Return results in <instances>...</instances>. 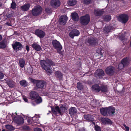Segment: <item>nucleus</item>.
Here are the masks:
<instances>
[{
  "mask_svg": "<svg viewBox=\"0 0 131 131\" xmlns=\"http://www.w3.org/2000/svg\"><path fill=\"white\" fill-rule=\"evenodd\" d=\"M40 64L42 69H44L47 72L51 74V72L50 71L51 69V66L55 65V63L52 60L48 59L46 61L45 60H41L40 62Z\"/></svg>",
  "mask_w": 131,
  "mask_h": 131,
  "instance_id": "nucleus-1",
  "label": "nucleus"
},
{
  "mask_svg": "<svg viewBox=\"0 0 131 131\" xmlns=\"http://www.w3.org/2000/svg\"><path fill=\"white\" fill-rule=\"evenodd\" d=\"M51 110L53 114L55 115H57L58 113L60 115H62V113L65 112L66 110H67L66 104H63L60 108L58 106L55 107L51 106Z\"/></svg>",
  "mask_w": 131,
  "mask_h": 131,
  "instance_id": "nucleus-2",
  "label": "nucleus"
},
{
  "mask_svg": "<svg viewBox=\"0 0 131 131\" xmlns=\"http://www.w3.org/2000/svg\"><path fill=\"white\" fill-rule=\"evenodd\" d=\"M30 79L31 82L36 85V86L34 88L35 90H38L39 89H42L47 84L46 82L43 80L33 79L31 78Z\"/></svg>",
  "mask_w": 131,
  "mask_h": 131,
  "instance_id": "nucleus-3",
  "label": "nucleus"
},
{
  "mask_svg": "<svg viewBox=\"0 0 131 131\" xmlns=\"http://www.w3.org/2000/svg\"><path fill=\"white\" fill-rule=\"evenodd\" d=\"M90 21V17L89 15L86 14L85 15L81 17L80 19V24L84 26L87 25Z\"/></svg>",
  "mask_w": 131,
  "mask_h": 131,
  "instance_id": "nucleus-4",
  "label": "nucleus"
},
{
  "mask_svg": "<svg viewBox=\"0 0 131 131\" xmlns=\"http://www.w3.org/2000/svg\"><path fill=\"white\" fill-rule=\"evenodd\" d=\"M98 40L96 38L89 37L85 40V42L89 44L90 46L95 47L98 45Z\"/></svg>",
  "mask_w": 131,
  "mask_h": 131,
  "instance_id": "nucleus-5",
  "label": "nucleus"
},
{
  "mask_svg": "<svg viewBox=\"0 0 131 131\" xmlns=\"http://www.w3.org/2000/svg\"><path fill=\"white\" fill-rule=\"evenodd\" d=\"M42 11V8L40 6H36L32 10V15L35 16H37L41 13Z\"/></svg>",
  "mask_w": 131,
  "mask_h": 131,
  "instance_id": "nucleus-6",
  "label": "nucleus"
},
{
  "mask_svg": "<svg viewBox=\"0 0 131 131\" xmlns=\"http://www.w3.org/2000/svg\"><path fill=\"white\" fill-rule=\"evenodd\" d=\"M94 76L96 78L102 79L105 75L104 71L101 69H97L94 74Z\"/></svg>",
  "mask_w": 131,
  "mask_h": 131,
  "instance_id": "nucleus-7",
  "label": "nucleus"
},
{
  "mask_svg": "<svg viewBox=\"0 0 131 131\" xmlns=\"http://www.w3.org/2000/svg\"><path fill=\"white\" fill-rule=\"evenodd\" d=\"M117 18L119 21L122 23L125 24L128 21L129 17L127 14H124L120 15Z\"/></svg>",
  "mask_w": 131,
  "mask_h": 131,
  "instance_id": "nucleus-8",
  "label": "nucleus"
},
{
  "mask_svg": "<svg viewBox=\"0 0 131 131\" xmlns=\"http://www.w3.org/2000/svg\"><path fill=\"white\" fill-rule=\"evenodd\" d=\"M115 71V68L114 67L110 66L108 67L105 69L106 74L108 75L111 76L113 75Z\"/></svg>",
  "mask_w": 131,
  "mask_h": 131,
  "instance_id": "nucleus-9",
  "label": "nucleus"
},
{
  "mask_svg": "<svg viewBox=\"0 0 131 131\" xmlns=\"http://www.w3.org/2000/svg\"><path fill=\"white\" fill-rule=\"evenodd\" d=\"M52 44L54 48L58 52L61 51L62 49V46L60 42L56 40H53L52 42Z\"/></svg>",
  "mask_w": 131,
  "mask_h": 131,
  "instance_id": "nucleus-10",
  "label": "nucleus"
},
{
  "mask_svg": "<svg viewBox=\"0 0 131 131\" xmlns=\"http://www.w3.org/2000/svg\"><path fill=\"white\" fill-rule=\"evenodd\" d=\"M13 49L16 51L21 50L23 48V45L19 42L16 41L12 44Z\"/></svg>",
  "mask_w": 131,
  "mask_h": 131,
  "instance_id": "nucleus-11",
  "label": "nucleus"
},
{
  "mask_svg": "<svg viewBox=\"0 0 131 131\" xmlns=\"http://www.w3.org/2000/svg\"><path fill=\"white\" fill-rule=\"evenodd\" d=\"M35 34L40 38H44L46 34L45 32L39 29L36 30Z\"/></svg>",
  "mask_w": 131,
  "mask_h": 131,
  "instance_id": "nucleus-12",
  "label": "nucleus"
},
{
  "mask_svg": "<svg viewBox=\"0 0 131 131\" xmlns=\"http://www.w3.org/2000/svg\"><path fill=\"white\" fill-rule=\"evenodd\" d=\"M14 121L18 125L23 124L24 122V119L21 116H15L14 118L12 117Z\"/></svg>",
  "mask_w": 131,
  "mask_h": 131,
  "instance_id": "nucleus-13",
  "label": "nucleus"
},
{
  "mask_svg": "<svg viewBox=\"0 0 131 131\" xmlns=\"http://www.w3.org/2000/svg\"><path fill=\"white\" fill-rule=\"evenodd\" d=\"M68 20V17L66 15L61 16L60 17L59 22L61 25H63L65 24Z\"/></svg>",
  "mask_w": 131,
  "mask_h": 131,
  "instance_id": "nucleus-14",
  "label": "nucleus"
},
{
  "mask_svg": "<svg viewBox=\"0 0 131 131\" xmlns=\"http://www.w3.org/2000/svg\"><path fill=\"white\" fill-rule=\"evenodd\" d=\"M80 34V32L77 29L72 30L69 33V36L71 38L73 39L74 36H78Z\"/></svg>",
  "mask_w": 131,
  "mask_h": 131,
  "instance_id": "nucleus-15",
  "label": "nucleus"
},
{
  "mask_svg": "<svg viewBox=\"0 0 131 131\" xmlns=\"http://www.w3.org/2000/svg\"><path fill=\"white\" fill-rule=\"evenodd\" d=\"M29 99L31 100H34L39 96V94L35 91H32L29 93Z\"/></svg>",
  "mask_w": 131,
  "mask_h": 131,
  "instance_id": "nucleus-16",
  "label": "nucleus"
},
{
  "mask_svg": "<svg viewBox=\"0 0 131 131\" xmlns=\"http://www.w3.org/2000/svg\"><path fill=\"white\" fill-rule=\"evenodd\" d=\"M60 5V2L59 0H52L51 1V5L54 8H57Z\"/></svg>",
  "mask_w": 131,
  "mask_h": 131,
  "instance_id": "nucleus-17",
  "label": "nucleus"
},
{
  "mask_svg": "<svg viewBox=\"0 0 131 131\" xmlns=\"http://www.w3.org/2000/svg\"><path fill=\"white\" fill-rule=\"evenodd\" d=\"M101 120L104 124L111 125L112 124V121L107 117H101Z\"/></svg>",
  "mask_w": 131,
  "mask_h": 131,
  "instance_id": "nucleus-18",
  "label": "nucleus"
},
{
  "mask_svg": "<svg viewBox=\"0 0 131 131\" xmlns=\"http://www.w3.org/2000/svg\"><path fill=\"white\" fill-rule=\"evenodd\" d=\"M108 113L110 116H113L115 113V109L114 107L110 106L107 107Z\"/></svg>",
  "mask_w": 131,
  "mask_h": 131,
  "instance_id": "nucleus-19",
  "label": "nucleus"
},
{
  "mask_svg": "<svg viewBox=\"0 0 131 131\" xmlns=\"http://www.w3.org/2000/svg\"><path fill=\"white\" fill-rule=\"evenodd\" d=\"M104 13V11L102 10L94 9V14L96 17L101 16H102Z\"/></svg>",
  "mask_w": 131,
  "mask_h": 131,
  "instance_id": "nucleus-20",
  "label": "nucleus"
},
{
  "mask_svg": "<svg viewBox=\"0 0 131 131\" xmlns=\"http://www.w3.org/2000/svg\"><path fill=\"white\" fill-rule=\"evenodd\" d=\"M130 60L129 57H127L122 59L121 62L123 64L124 67H126L127 66L129 63Z\"/></svg>",
  "mask_w": 131,
  "mask_h": 131,
  "instance_id": "nucleus-21",
  "label": "nucleus"
},
{
  "mask_svg": "<svg viewBox=\"0 0 131 131\" xmlns=\"http://www.w3.org/2000/svg\"><path fill=\"white\" fill-rule=\"evenodd\" d=\"M55 75L56 78L60 81H62L63 79V75L61 72L58 71L56 72L55 73Z\"/></svg>",
  "mask_w": 131,
  "mask_h": 131,
  "instance_id": "nucleus-22",
  "label": "nucleus"
},
{
  "mask_svg": "<svg viewBox=\"0 0 131 131\" xmlns=\"http://www.w3.org/2000/svg\"><path fill=\"white\" fill-rule=\"evenodd\" d=\"M5 80L6 83L10 88H12L14 87L15 82L13 81L8 79H6Z\"/></svg>",
  "mask_w": 131,
  "mask_h": 131,
  "instance_id": "nucleus-23",
  "label": "nucleus"
},
{
  "mask_svg": "<svg viewBox=\"0 0 131 131\" xmlns=\"http://www.w3.org/2000/svg\"><path fill=\"white\" fill-rule=\"evenodd\" d=\"M32 48L37 51H40L41 49V47L38 43L34 42L31 45Z\"/></svg>",
  "mask_w": 131,
  "mask_h": 131,
  "instance_id": "nucleus-24",
  "label": "nucleus"
},
{
  "mask_svg": "<svg viewBox=\"0 0 131 131\" xmlns=\"http://www.w3.org/2000/svg\"><path fill=\"white\" fill-rule=\"evenodd\" d=\"M30 6L29 3L25 4L21 6L20 8L24 12L27 11L29 9Z\"/></svg>",
  "mask_w": 131,
  "mask_h": 131,
  "instance_id": "nucleus-25",
  "label": "nucleus"
},
{
  "mask_svg": "<svg viewBox=\"0 0 131 131\" xmlns=\"http://www.w3.org/2000/svg\"><path fill=\"white\" fill-rule=\"evenodd\" d=\"M84 119L88 122H92L94 121L93 116L91 115H84Z\"/></svg>",
  "mask_w": 131,
  "mask_h": 131,
  "instance_id": "nucleus-26",
  "label": "nucleus"
},
{
  "mask_svg": "<svg viewBox=\"0 0 131 131\" xmlns=\"http://www.w3.org/2000/svg\"><path fill=\"white\" fill-rule=\"evenodd\" d=\"M100 111L101 114L103 116L106 117L108 116V113L107 107L101 108Z\"/></svg>",
  "mask_w": 131,
  "mask_h": 131,
  "instance_id": "nucleus-27",
  "label": "nucleus"
},
{
  "mask_svg": "<svg viewBox=\"0 0 131 131\" xmlns=\"http://www.w3.org/2000/svg\"><path fill=\"white\" fill-rule=\"evenodd\" d=\"M71 17L72 19L75 21H78L79 19V16L77 13L74 12L71 14Z\"/></svg>",
  "mask_w": 131,
  "mask_h": 131,
  "instance_id": "nucleus-28",
  "label": "nucleus"
},
{
  "mask_svg": "<svg viewBox=\"0 0 131 131\" xmlns=\"http://www.w3.org/2000/svg\"><path fill=\"white\" fill-rule=\"evenodd\" d=\"M77 111L75 107H71L69 109V113L71 116H74L76 114Z\"/></svg>",
  "mask_w": 131,
  "mask_h": 131,
  "instance_id": "nucleus-29",
  "label": "nucleus"
},
{
  "mask_svg": "<svg viewBox=\"0 0 131 131\" xmlns=\"http://www.w3.org/2000/svg\"><path fill=\"white\" fill-rule=\"evenodd\" d=\"M92 90L95 92H99L100 91V87L97 84L93 85L92 87Z\"/></svg>",
  "mask_w": 131,
  "mask_h": 131,
  "instance_id": "nucleus-30",
  "label": "nucleus"
},
{
  "mask_svg": "<svg viewBox=\"0 0 131 131\" xmlns=\"http://www.w3.org/2000/svg\"><path fill=\"white\" fill-rule=\"evenodd\" d=\"M111 16L109 15H107L102 17V18L105 21L108 22L111 20Z\"/></svg>",
  "mask_w": 131,
  "mask_h": 131,
  "instance_id": "nucleus-31",
  "label": "nucleus"
},
{
  "mask_svg": "<svg viewBox=\"0 0 131 131\" xmlns=\"http://www.w3.org/2000/svg\"><path fill=\"white\" fill-rule=\"evenodd\" d=\"M111 26H106L104 28V31L107 34L110 31V30L112 29Z\"/></svg>",
  "mask_w": 131,
  "mask_h": 131,
  "instance_id": "nucleus-32",
  "label": "nucleus"
},
{
  "mask_svg": "<svg viewBox=\"0 0 131 131\" xmlns=\"http://www.w3.org/2000/svg\"><path fill=\"white\" fill-rule=\"evenodd\" d=\"M102 49L100 48H97L96 49V53H98L97 55L100 56V58L103 57V53L102 52Z\"/></svg>",
  "mask_w": 131,
  "mask_h": 131,
  "instance_id": "nucleus-33",
  "label": "nucleus"
},
{
  "mask_svg": "<svg viewBox=\"0 0 131 131\" xmlns=\"http://www.w3.org/2000/svg\"><path fill=\"white\" fill-rule=\"evenodd\" d=\"M19 66L22 68H23L25 63V61L24 59L22 58L20 59L19 60Z\"/></svg>",
  "mask_w": 131,
  "mask_h": 131,
  "instance_id": "nucleus-34",
  "label": "nucleus"
},
{
  "mask_svg": "<svg viewBox=\"0 0 131 131\" xmlns=\"http://www.w3.org/2000/svg\"><path fill=\"white\" fill-rule=\"evenodd\" d=\"M19 83L21 86L24 87L27 86L28 84L27 81L25 80L20 81Z\"/></svg>",
  "mask_w": 131,
  "mask_h": 131,
  "instance_id": "nucleus-35",
  "label": "nucleus"
},
{
  "mask_svg": "<svg viewBox=\"0 0 131 131\" xmlns=\"http://www.w3.org/2000/svg\"><path fill=\"white\" fill-rule=\"evenodd\" d=\"M77 2L76 0H69L68 2V4L70 6H73L76 4Z\"/></svg>",
  "mask_w": 131,
  "mask_h": 131,
  "instance_id": "nucleus-36",
  "label": "nucleus"
},
{
  "mask_svg": "<svg viewBox=\"0 0 131 131\" xmlns=\"http://www.w3.org/2000/svg\"><path fill=\"white\" fill-rule=\"evenodd\" d=\"M107 89L106 86H105L103 85H102L100 87V91H101L103 93L106 92L107 91Z\"/></svg>",
  "mask_w": 131,
  "mask_h": 131,
  "instance_id": "nucleus-37",
  "label": "nucleus"
},
{
  "mask_svg": "<svg viewBox=\"0 0 131 131\" xmlns=\"http://www.w3.org/2000/svg\"><path fill=\"white\" fill-rule=\"evenodd\" d=\"M77 88L78 90H82L83 89V86L81 83L79 82L77 83Z\"/></svg>",
  "mask_w": 131,
  "mask_h": 131,
  "instance_id": "nucleus-38",
  "label": "nucleus"
},
{
  "mask_svg": "<svg viewBox=\"0 0 131 131\" xmlns=\"http://www.w3.org/2000/svg\"><path fill=\"white\" fill-rule=\"evenodd\" d=\"M35 102L37 104H39L42 102V99L39 96L36 99H35Z\"/></svg>",
  "mask_w": 131,
  "mask_h": 131,
  "instance_id": "nucleus-39",
  "label": "nucleus"
},
{
  "mask_svg": "<svg viewBox=\"0 0 131 131\" xmlns=\"http://www.w3.org/2000/svg\"><path fill=\"white\" fill-rule=\"evenodd\" d=\"M6 47V44L4 41H2L0 42V48L1 49H4Z\"/></svg>",
  "mask_w": 131,
  "mask_h": 131,
  "instance_id": "nucleus-40",
  "label": "nucleus"
},
{
  "mask_svg": "<svg viewBox=\"0 0 131 131\" xmlns=\"http://www.w3.org/2000/svg\"><path fill=\"white\" fill-rule=\"evenodd\" d=\"M6 128L10 130H14V128L11 125H7L5 126Z\"/></svg>",
  "mask_w": 131,
  "mask_h": 131,
  "instance_id": "nucleus-41",
  "label": "nucleus"
},
{
  "mask_svg": "<svg viewBox=\"0 0 131 131\" xmlns=\"http://www.w3.org/2000/svg\"><path fill=\"white\" fill-rule=\"evenodd\" d=\"M119 39L121 41L124 40L125 39V35L123 34H122L119 35Z\"/></svg>",
  "mask_w": 131,
  "mask_h": 131,
  "instance_id": "nucleus-42",
  "label": "nucleus"
},
{
  "mask_svg": "<svg viewBox=\"0 0 131 131\" xmlns=\"http://www.w3.org/2000/svg\"><path fill=\"white\" fill-rule=\"evenodd\" d=\"M94 128L95 131H102L101 127L97 125L95 126Z\"/></svg>",
  "mask_w": 131,
  "mask_h": 131,
  "instance_id": "nucleus-43",
  "label": "nucleus"
},
{
  "mask_svg": "<svg viewBox=\"0 0 131 131\" xmlns=\"http://www.w3.org/2000/svg\"><path fill=\"white\" fill-rule=\"evenodd\" d=\"M124 67V66H123V64L121 62L119 63L118 65V70H121Z\"/></svg>",
  "mask_w": 131,
  "mask_h": 131,
  "instance_id": "nucleus-44",
  "label": "nucleus"
},
{
  "mask_svg": "<svg viewBox=\"0 0 131 131\" xmlns=\"http://www.w3.org/2000/svg\"><path fill=\"white\" fill-rule=\"evenodd\" d=\"M13 16V14L12 12H8L6 14V19H8Z\"/></svg>",
  "mask_w": 131,
  "mask_h": 131,
  "instance_id": "nucleus-45",
  "label": "nucleus"
},
{
  "mask_svg": "<svg viewBox=\"0 0 131 131\" xmlns=\"http://www.w3.org/2000/svg\"><path fill=\"white\" fill-rule=\"evenodd\" d=\"M22 129L24 130L28 131L30 129V128L28 126H24L22 127Z\"/></svg>",
  "mask_w": 131,
  "mask_h": 131,
  "instance_id": "nucleus-46",
  "label": "nucleus"
},
{
  "mask_svg": "<svg viewBox=\"0 0 131 131\" xmlns=\"http://www.w3.org/2000/svg\"><path fill=\"white\" fill-rule=\"evenodd\" d=\"M16 3L13 1H12L11 4V8L13 9H14L16 8Z\"/></svg>",
  "mask_w": 131,
  "mask_h": 131,
  "instance_id": "nucleus-47",
  "label": "nucleus"
},
{
  "mask_svg": "<svg viewBox=\"0 0 131 131\" xmlns=\"http://www.w3.org/2000/svg\"><path fill=\"white\" fill-rule=\"evenodd\" d=\"M83 2L85 4L88 5L91 3V0H84Z\"/></svg>",
  "mask_w": 131,
  "mask_h": 131,
  "instance_id": "nucleus-48",
  "label": "nucleus"
},
{
  "mask_svg": "<svg viewBox=\"0 0 131 131\" xmlns=\"http://www.w3.org/2000/svg\"><path fill=\"white\" fill-rule=\"evenodd\" d=\"M34 123H37V121L38 120V118L36 116H34L31 119Z\"/></svg>",
  "mask_w": 131,
  "mask_h": 131,
  "instance_id": "nucleus-49",
  "label": "nucleus"
},
{
  "mask_svg": "<svg viewBox=\"0 0 131 131\" xmlns=\"http://www.w3.org/2000/svg\"><path fill=\"white\" fill-rule=\"evenodd\" d=\"M27 121L28 123L30 124L31 125H33V123H34L32 119H28L27 120Z\"/></svg>",
  "mask_w": 131,
  "mask_h": 131,
  "instance_id": "nucleus-50",
  "label": "nucleus"
},
{
  "mask_svg": "<svg viewBox=\"0 0 131 131\" xmlns=\"http://www.w3.org/2000/svg\"><path fill=\"white\" fill-rule=\"evenodd\" d=\"M4 77L3 73L1 72H0V79H3Z\"/></svg>",
  "mask_w": 131,
  "mask_h": 131,
  "instance_id": "nucleus-51",
  "label": "nucleus"
},
{
  "mask_svg": "<svg viewBox=\"0 0 131 131\" xmlns=\"http://www.w3.org/2000/svg\"><path fill=\"white\" fill-rule=\"evenodd\" d=\"M123 126L126 129V130L127 131H129V128L127 126H126V125L125 124H123Z\"/></svg>",
  "mask_w": 131,
  "mask_h": 131,
  "instance_id": "nucleus-52",
  "label": "nucleus"
},
{
  "mask_svg": "<svg viewBox=\"0 0 131 131\" xmlns=\"http://www.w3.org/2000/svg\"><path fill=\"white\" fill-rule=\"evenodd\" d=\"M34 131H42L41 129L40 128H36L34 129Z\"/></svg>",
  "mask_w": 131,
  "mask_h": 131,
  "instance_id": "nucleus-53",
  "label": "nucleus"
},
{
  "mask_svg": "<svg viewBox=\"0 0 131 131\" xmlns=\"http://www.w3.org/2000/svg\"><path fill=\"white\" fill-rule=\"evenodd\" d=\"M46 12L47 13H50V9L49 8H46L45 9Z\"/></svg>",
  "mask_w": 131,
  "mask_h": 131,
  "instance_id": "nucleus-54",
  "label": "nucleus"
},
{
  "mask_svg": "<svg viewBox=\"0 0 131 131\" xmlns=\"http://www.w3.org/2000/svg\"><path fill=\"white\" fill-rule=\"evenodd\" d=\"M79 131H86L85 128L83 127L80 128L79 130Z\"/></svg>",
  "mask_w": 131,
  "mask_h": 131,
  "instance_id": "nucleus-55",
  "label": "nucleus"
},
{
  "mask_svg": "<svg viewBox=\"0 0 131 131\" xmlns=\"http://www.w3.org/2000/svg\"><path fill=\"white\" fill-rule=\"evenodd\" d=\"M26 50L28 52L29 50V46L28 45H26Z\"/></svg>",
  "mask_w": 131,
  "mask_h": 131,
  "instance_id": "nucleus-56",
  "label": "nucleus"
},
{
  "mask_svg": "<svg viewBox=\"0 0 131 131\" xmlns=\"http://www.w3.org/2000/svg\"><path fill=\"white\" fill-rule=\"evenodd\" d=\"M24 101L26 102H27L28 101L27 99L26 98H24Z\"/></svg>",
  "mask_w": 131,
  "mask_h": 131,
  "instance_id": "nucleus-57",
  "label": "nucleus"
},
{
  "mask_svg": "<svg viewBox=\"0 0 131 131\" xmlns=\"http://www.w3.org/2000/svg\"><path fill=\"white\" fill-rule=\"evenodd\" d=\"M2 39V37L0 35V41Z\"/></svg>",
  "mask_w": 131,
  "mask_h": 131,
  "instance_id": "nucleus-58",
  "label": "nucleus"
},
{
  "mask_svg": "<svg viewBox=\"0 0 131 131\" xmlns=\"http://www.w3.org/2000/svg\"><path fill=\"white\" fill-rule=\"evenodd\" d=\"M2 4L1 2H0V7L2 6Z\"/></svg>",
  "mask_w": 131,
  "mask_h": 131,
  "instance_id": "nucleus-59",
  "label": "nucleus"
},
{
  "mask_svg": "<svg viewBox=\"0 0 131 131\" xmlns=\"http://www.w3.org/2000/svg\"><path fill=\"white\" fill-rule=\"evenodd\" d=\"M2 131H5V129H3Z\"/></svg>",
  "mask_w": 131,
  "mask_h": 131,
  "instance_id": "nucleus-60",
  "label": "nucleus"
},
{
  "mask_svg": "<svg viewBox=\"0 0 131 131\" xmlns=\"http://www.w3.org/2000/svg\"><path fill=\"white\" fill-rule=\"evenodd\" d=\"M2 29V27H1L0 26V30H1V29Z\"/></svg>",
  "mask_w": 131,
  "mask_h": 131,
  "instance_id": "nucleus-61",
  "label": "nucleus"
},
{
  "mask_svg": "<svg viewBox=\"0 0 131 131\" xmlns=\"http://www.w3.org/2000/svg\"><path fill=\"white\" fill-rule=\"evenodd\" d=\"M108 2H109V0H107Z\"/></svg>",
  "mask_w": 131,
  "mask_h": 131,
  "instance_id": "nucleus-62",
  "label": "nucleus"
},
{
  "mask_svg": "<svg viewBox=\"0 0 131 131\" xmlns=\"http://www.w3.org/2000/svg\"><path fill=\"white\" fill-rule=\"evenodd\" d=\"M15 114L16 115H17V113H15Z\"/></svg>",
  "mask_w": 131,
  "mask_h": 131,
  "instance_id": "nucleus-63",
  "label": "nucleus"
},
{
  "mask_svg": "<svg viewBox=\"0 0 131 131\" xmlns=\"http://www.w3.org/2000/svg\"><path fill=\"white\" fill-rule=\"evenodd\" d=\"M93 123H94V124H95V123H94V122H93Z\"/></svg>",
  "mask_w": 131,
  "mask_h": 131,
  "instance_id": "nucleus-64",
  "label": "nucleus"
}]
</instances>
